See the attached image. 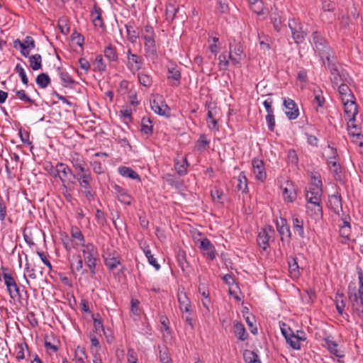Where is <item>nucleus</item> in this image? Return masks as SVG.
<instances>
[{"label": "nucleus", "instance_id": "nucleus-50", "mask_svg": "<svg viewBox=\"0 0 363 363\" xmlns=\"http://www.w3.org/2000/svg\"><path fill=\"white\" fill-rule=\"evenodd\" d=\"M36 83L40 87L45 89L50 83V79L47 74L42 73L36 77Z\"/></svg>", "mask_w": 363, "mask_h": 363}, {"label": "nucleus", "instance_id": "nucleus-44", "mask_svg": "<svg viewBox=\"0 0 363 363\" xmlns=\"http://www.w3.org/2000/svg\"><path fill=\"white\" fill-rule=\"evenodd\" d=\"M143 249L146 257L147 258L149 264L153 266L156 270H159L160 269V265L152 254L149 246H145Z\"/></svg>", "mask_w": 363, "mask_h": 363}, {"label": "nucleus", "instance_id": "nucleus-6", "mask_svg": "<svg viewBox=\"0 0 363 363\" xmlns=\"http://www.w3.org/2000/svg\"><path fill=\"white\" fill-rule=\"evenodd\" d=\"M167 79L172 86L181 84L182 73L180 67L174 62H169L167 66Z\"/></svg>", "mask_w": 363, "mask_h": 363}, {"label": "nucleus", "instance_id": "nucleus-33", "mask_svg": "<svg viewBox=\"0 0 363 363\" xmlns=\"http://www.w3.org/2000/svg\"><path fill=\"white\" fill-rule=\"evenodd\" d=\"M125 28L128 41L131 43H135L140 35V32L130 23L125 25Z\"/></svg>", "mask_w": 363, "mask_h": 363}, {"label": "nucleus", "instance_id": "nucleus-55", "mask_svg": "<svg viewBox=\"0 0 363 363\" xmlns=\"http://www.w3.org/2000/svg\"><path fill=\"white\" fill-rule=\"evenodd\" d=\"M16 95L18 99L21 101L25 102V103H29L30 104H35V101L32 99H30L26 94L25 90H17L15 91Z\"/></svg>", "mask_w": 363, "mask_h": 363}, {"label": "nucleus", "instance_id": "nucleus-32", "mask_svg": "<svg viewBox=\"0 0 363 363\" xmlns=\"http://www.w3.org/2000/svg\"><path fill=\"white\" fill-rule=\"evenodd\" d=\"M289 272L292 279H298L301 275L300 267L298 264L297 258L291 257L289 259Z\"/></svg>", "mask_w": 363, "mask_h": 363}, {"label": "nucleus", "instance_id": "nucleus-54", "mask_svg": "<svg viewBox=\"0 0 363 363\" xmlns=\"http://www.w3.org/2000/svg\"><path fill=\"white\" fill-rule=\"evenodd\" d=\"M229 54H227L225 52H223L219 55L218 60H219V68L221 70H225L227 69L228 65H229Z\"/></svg>", "mask_w": 363, "mask_h": 363}, {"label": "nucleus", "instance_id": "nucleus-58", "mask_svg": "<svg viewBox=\"0 0 363 363\" xmlns=\"http://www.w3.org/2000/svg\"><path fill=\"white\" fill-rule=\"evenodd\" d=\"M210 141L204 134H201L197 140V148L199 150H203L209 145Z\"/></svg>", "mask_w": 363, "mask_h": 363}, {"label": "nucleus", "instance_id": "nucleus-11", "mask_svg": "<svg viewBox=\"0 0 363 363\" xmlns=\"http://www.w3.org/2000/svg\"><path fill=\"white\" fill-rule=\"evenodd\" d=\"M348 298L352 304V309L363 321V296L356 292H348Z\"/></svg>", "mask_w": 363, "mask_h": 363}, {"label": "nucleus", "instance_id": "nucleus-56", "mask_svg": "<svg viewBox=\"0 0 363 363\" xmlns=\"http://www.w3.org/2000/svg\"><path fill=\"white\" fill-rule=\"evenodd\" d=\"M94 65L95 67V69L99 72H104L106 69V65H105L102 55H97L95 58Z\"/></svg>", "mask_w": 363, "mask_h": 363}, {"label": "nucleus", "instance_id": "nucleus-59", "mask_svg": "<svg viewBox=\"0 0 363 363\" xmlns=\"http://www.w3.org/2000/svg\"><path fill=\"white\" fill-rule=\"evenodd\" d=\"M28 347L26 342H22L18 345V351L16 354L17 360H21L25 358V350H28Z\"/></svg>", "mask_w": 363, "mask_h": 363}, {"label": "nucleus", "instance_id": "nucleus-19", "mask_svg": "<svg viewBox=\"0 0 363 363\" xmlns=\"http://www.w3.org/2000/svg\"><path fill=\"white\" fill-rule=\"evenodd\" d=\"M199 248L203 252L204 256L211 260L216 258V250L214 245L208 238H203L199 240Z\"/></svg>", "mask_w": 363, "mask_h": 363}, {"label": "nucleus", "instance_id": "nucleus-31", "mask_svg": "<svg viewBox=\"0 0 363 363\" xmlns=\"http://www.w3.org/2000/svg\"><path fill=\"white\" fill-rule=\"evenodd\" d=\"M277 228L281 237L282 240H284V237L291 238V233L286 219L281 218L279 220H277Z\"/></svg>", "mask_w": 363, "mask_h": 363}, {"label": "nucleus", "instance_id": "nucleus-39", "mask_svg": "<svg viewBox=\"0 0 363 363\" xmlns=\"http://www.w3.org/2000/svg\"><path fill=\"white\" fill-rule=\"evenodd\" d=\"M188 166L189 163L186 157H182L181 160H175L174 168L179 175H185L187 174Z\"/></svg>", "mask_w": 363, "mask_h": 363}, {"label": "nucleus", "instance_id": "nucleus-53", "mask_svg": "<svg viewBox=\"0 0 363 363\" xmlns=\"http://www.w3.org/2000/svg\"><path fill=\"white\" fill-rule=\"evenodd\" d=\"M138 81L140 84L144 86L149 87L151 86L152 80L150 75L140 72L138 75Z\"/></svg>", "mask_w": 363, "mask_h": 363}, {"label": "nucleus", "instance_id": "nucleus-64", "mask_svg": "<svg viewBox=\"0 0 363 363\" xmlns=\"http://www.w3.org/2000/svg\"><path fill=\"white\" fill-rule=\"evenodd\" d=\"M127 359L128 363H138V354L133 349H128Z\"/></svg>", "mask_w": 363, "mask_h": 363}, {"label": "nucleus", "instance_id": "nucleus-62", "mask_svg": "<svg viewBox=\"0 0 363 363\" xmlns=\"http://www.w3.org/2000/svg\"><path fill=\"white\" fill-rule=\"evenodd\" d=\"M314 104H316L318 107H322L325 103V98L322 95L320 91H314Z\"/></svg>", "mask_w": 363, "mask_h": 363}, {"label": "nucleus", "instance_id": "nucleus-35", "mask_svg": "<svg viewBox=\"0 0 363 363\" xmlns=\"http://www.w3.org/2000/svg\"><path fill=\"white\" fill-rule=\"evenodd\" d=\"M236 189L238 191H241L243 193L247 192V179L244 172H241L237 178Z\"/></svg>", "mask_w": 363, "mask_h": 363}, {"label": "nucleus", "instance_id": "nucleus-28", "mask_svg": "<svg viewBox=\"0 0 363 363\" xmlns=\"http://www.w3.org/2000/svg\"><path fill=\"white\" fill-rule=\"evenodd\" d=\"M329 208L336 214H339L342 211V200L338 194H333L329 196L328 199Z\"/></svg>", "mask_w": 363, "mask_h": 363}, {"label": "nucleus", "instance_id": "nucleus-21", "mask_svg": "<svg viewBox=\"0 0 363 363\" xmlns=\"http://www.w3.org/2000/svg\"><path fill=\"white\" fill-rule=\"evenodd\" d=\"M69 175H73L72 169L65 163L58 162L55 167V177L58 176L62 184L66 182Z\"/></svg>", "mask_w": 363, "mask_h": 363}, {"label": "nucleus", "instance_id": "nucleus-22", "mask_svg": "<svg viewBox=\"0 0 363 363\" xmlns=\"http://www.w3.org/2000/svg\"><path fill=\"white\" fill-rule=\"evenodd\" d=\"M229 57L233 64L237 65L240 63L241 55L243 53V48L240 43H236L233 45H230Z\"/></svg>", "mask_w": 363, "mask_h": 363}, {"label": "nucleus", "instance_id": "nucleus-40", "mask_svg": "<svg viewBox=\"0 0 363 363\" xmlns=\"http://www.w3.org/2000/svg\"><path fill=\"white\" fill-rule=\"evenodd\" d=\"M101 13L102 11L101 8L94 5L93 8V11L91 13V16L92 18L93 23L95 26L102 27L103 26V21L101 18Z\"/></svg>", "mask_w": 363, "mask_h": 363}, {"label": "nucleus", "instance_id": "nucleus-17", "mask_svg": "<svg viewBox=\"0 0 363 363\" xmlns=\"http://www.w3.org/2000/svg\"><path fill=\"white\" fill-rule=\"evenodd\" d=\"M105 265L111 270L121 264V257L116 251L107 252L104 255Z\"/></svg>", "mask_w": 363, "mask_h": 363}, {"label": "nucleus", "instance_id": "nucleus-38", "mask_svg": "<svg viewBox=\"0 0 363 363\" xmlns=\"http://www.w3.org/2000/svg\"><path fill=\"white\" fill-rule=\"evenodd\" d=\"M179 7L174 3H169L166 6V20L170 23L172 22L178 12Z\"/></svg>", "mask_w": 363, "mask_h": 363}, {"label": "nucleus", "instance_id": "nucleus-25", "mask_svg": "<svg viewBox=\"0 0 363 363\" xmlns=\"http://www.w3.org/2000/svg\"><path fill=\"white\" fill-rule=\"evenodd\" d=\"M70 162L77 173L84 172L86 170H88V169H86V162L77 153L71 155Z\"/></svg>", "mask_w": 363, "mask_h": 363}, {"label": "nucleus", "instance_id": "nucleus-24", "mask_svg": "<svg viewBox=\"0 0 363 363\" xmlns=\"http://www.w3.org/2000/svg\"><path fill=\"white\" fill-rule=\"evenodd\" d=\"M71 237L73 239L74 245L77 247H84L85 238L81 230L77 226H72L70 231Z\"/></svg>", "mask_w": 363, "mask_h": 363}, {"label": "nucleus", "instance_id": "nucleus-8", "mask_svg": "<svg viewBox=\"0 0 363 363\" xmlns=\"http://www.w3.org/2000/svg\"><path fill=\"white\" fill-rule=\"evenodd\" d=\"M289 27L291 31L292 38L295 43L297 44L302 43L304 40L306 33L303 30L299 19H289Z\"/></svg>", "mask_w": 363, "mask_h": 363}, {"label": "nucleus", "instance_id": "nucleus-23", "mask_svg": "<svg viewBox=\"0 0 363 363\" xmlns=\"http://www.w3.org/2000/svg\"><path fill=\"white\" fill-rule=\"evenodd\" d=\"M114 189L116 191L118 201L125 205H130L133 201V197L129 194L128 191L122 188L118 185H115Z\"/></svg>", "mask_w": 363, "mask_h": 363}, {"label": "nucleus", "instance_id": "nucleus-15", "mask_svg": "<svg viewBox=\"0 0 363 363\" xmlns=\"http://www.w3.org/2000/svg\"><path fill=\"white\" fill-rule=\"evenodd\" d=\"M306 212L314 219H319L323 216V208L320 201H307Z\"/></svg>", "mask_w": 363, "mask_h": 363}, {"label": "nucleus", "instance_id": "nucleus-60", "mask_svg": "<svg viewBox=\"0 0 363 363\" xmlns=\"http://www.w3.org/2000/svg\"><path fill=\"white\" fill-rule=\"evenodd\" d=\"M207 117V123L208 128H210L211 130H218V121L216 119L214 118L211 111H208Z\"/></svg>", "mask_w": 363, "mask_h": 363}, {"label": "nucleus", "instance_id": "nucleus-2", "mask_svg": "<svg viewBox=\"0 0 363 363\" xmlns=\"http://www.w3.org/2000/svg\"><path fill=\"white\" fill-rule=\"evenodd\" d=\"M141 38L144 40V48L147 57L155 59L157 57L155 44V33L151 26H145L140 31Z\"/></svg>", "mask_w": 363, "mask_h": 363}, {"label": "nucleus", "instance_id": "nucleus-51", "mask_svg": "<svg viewBox=\"0 0 363 363\" xmlns=\"http://www.w3.org/2000/svg\"><path fill=\"white\" fill-rule=\"evenodd\" d=\"M343 298H344V295L342 294H337V295L335 296L336 309H337L338 313L340 315H343L345 307V303L343 300Z\"/></svg>", "mask_w": 363, "mask_h": 363}, {"label": "nucleus", "instance_id": "nucleus-41", "mask_svg": "<svg viewBox=\"0 0 363 363\" xmlns=\"http://www.w3.org/2000/svg\"><path fill=\"white\" fill-rule=\"evenodd\" d=\"M338 92L340 96V99H352L354 98L353 94L352 93L350 87L345 82L341 83L337 86Z\"/></svg>", "mask_w": 363, "mask_h": 363}, {"label": "nucleus", "instance_id": "nucleus-10", "mask_svg": "<svg viewBox=\"0 0 363 363\" xmlns=\"http://www.w3.org/2000/svg\"><path fill=\"white\" fill-rule=\"evenodd\" d=\"M4 281L10 298L13 301L20 300L21 298L20 288L13 277L5 275Z\"/></svg>", "mask_w": 363, "mask_h": 363}, {"label": "nucleus", "instance_id": "nucleus-9", "mask_svg": "<svg viewBox=\"0 0 363 363\" xmlns=\"http://www.w3.org/2000/svg\"><path fill=\"white\" fill-rule=\"evenodd\" d=\"M325 65H327L328 69H330V74L333 76L331 81L334 87L337 86L342 82H347V74L343 70L340 72L335 63L332 62L331 61L326 63Z\"/></svg>", "mask_w": 363, "mask_h": 363}, {"label": "nucleus", "instance_id": "nucleus-49", "mask_svg": "<svg viewBox=\"0 0 363 363\" xmlns=\"http://www.w3.org/2000/svg\"><path fill=\"white\" fill-rule=\"evenodd\" d=\"M30 67L33 70H38L42 67V57L39 54H35L29 57Z\"/></svg>", "mask_w": 363, "mask_h": 363}, {"label": "nucleus", "instance_id": "nucleus-4", "mask_svg": "<svg viewBox=\"0 0 363 363\" xmlns=\"http://www.w3.org/2000/svg\"><path fill=\"white\" fill-rule=\"evenodd\" d=\"M125 53L126 55V60L124 62L128 69L132 74H136V72L143 68L144 65L143 57L142 55L133 53L130 48H128V50Z\"/></svg>", "mask_w": 363, "mask_h": 363}, {"label": "nucleus", "instance_id": "nucleus-57", "mask_svg": "<svg viewBox=\"0 0 363 363\" xmlns=\"http://www.w3.org/2000/svg\"><path fill=\"white\" fill-rule=\"evenodd\" d=\"M15 70L21 77L23 84L28 86V79L23 67L20 64H18L15 67Z\"/></svg>", "mask_w": 363, "mask_h": 363}, {"label": "nucleus", "instance_id": "nucleus-26", "mask_svg": "<svg viewBox=\"0 0 363 363\" xmlns=\"http://www.w3.org/2000/svg\"><path fill=\"white\" fill-rule=\"evenodd\" d=\"M233 333L236 337L241 341H245L249 336L244 325L238 320L233 322Z\"/></svg>", "mask_w": 363, "mask_h": 363}, {"label": "nucleus", "instance_id": "nucleus-52", "mask_svg": "<svg viewBox=\"0 0 363 363\" xmlns=\"http://www.w3.org/2000/svg\"><path fill=\"white\" fill-rule=\"evenodd\" d=\"M95 332L99 333L103 331L105 333L104 327L99 314L92 315Z\"/></svg>", "mask_w": 363, "mask_h": 363}, {"label": "nucleus", "instance_id": "nucleus-18", "mask_svg": "<svg viewBox=\"0 0 363 363\" xmlns=\"http://www.w3.org/2000/svg\"><path fill=\"white\" fill-rule=\"evenodd\" d=\"M252 165L255 179L264 182L267 178L264 162L259 159H254Z\"/></svg>", "mask_w": 363, "mask_h": 363}, {"label": "nucleus", "instance_id": "nucleus-43", "mask_svg": "<svg viewBox=\"0 0 363 363\" xmlns=\"http://www.w3.org/2000/svg\"><path fill=\"white\" fill-rule=\"evenodd\" d=\"M270 19L274 29L277 31H279L281 30L282 21L279 11L277 9H275V11L271 13Z\"/></svg>", "mask_w": 363, "mask_h": 363}, {"label": "nucleus", "instance_id": "nucleus-7", "mask_svg": "<svg viewBox=\"0 0 363 363\" xmlns=\"http://www.w3.org/2000/svg\"><path fill=\"white\" fill-rule=\"evenodd\" d=\"M323 194L322 182L315 177H312L306 197L307 201H320Z\"/></svg>", "mask_w": 363, "mask_h": 363}, {"label": "nucleus", "instance_id": "nucleus-1", "mask_svg": "<svg viewBox=\"0 0 363 363\" xmlns=\"http://www.w3.org/2000/svg\"><path fill=\"white\" fill-rule=\"evenodd\" d=\"M311 44L315 52L320 57L324 65L331 62L333 52L325 38L318 31L313 32Z\"/></svg>", "mask_w": 363, "mask_h": 363}, {"label": "nucleus", "instance_id": "nucleus-37", "mask_svg": "<svg viewBox=\"0 0 363 363\" xmlns=\"http://www.w3.org/2000/svg\"><path fill=\"white\" fill-rule=\"evenodd\" d=\"M140 130L143 133L150 136L153 133V125L150 118L143 117L141 120Z\"/></svg>", "mask_w": 363, "mask_h": 363}, {"label": "nucleus", "instance_id": "nucleus-13", "mask_svg": "<svg viewBox=\"0 0 363 363\" xmlns=\"http://www.w3.org/2000/svg\"><path fill=\"white\" fill-rule=\"evenodd\" d=\"M283 198L285 202L293 203L297 197L296 188L292 182L287 181L282 185Z\"/></svg>", "mask_w": 363, "mask_h": 363}, {"label": "nucleus", "instance_id": "nucleus-30", "mask_svg": "<svg viewBox=\"0 0 363 363\" xmlns=\"http://www.w3.org/2000/svg\"><path fill=\"white\" fill-rule=\"evenodd\" d=\"M303 335L302 336H299L298 334L295 335L293 333L290 337H289L286 340V342L294 350H300L301 349V341H305L306 340V335L304 332H301Z\"/></svg>", "mask_w": 363, "mask_h": 363}, {"label": "nucleus", "instance_id": "nucleus-12", "mask_svg": "<svg viewBox=\"0 0 363 363\" xmlns=\"http://www.w3.org/2000/svg\"><path fill=\"white\" fill-rule=\"evenodd\" d=\"M284 111L289 120H295L299 116V109L296 102L291 99H284Z\"/></svg>", "mask_w": 363, "mask_h": 363}, {"label": "nucleus", "instance_id": "nucleus-27", "mask_svg": "<svg viewBox=\"0 0 363 363\" xmlns=\"http://www.w3.org/2000/svg\"><path fill=\"white\" fill-rule=\"evenodd\" d=\"M77 177L82 189H89L91 186L92 177L89 169L84 172H77Z\"/></svg>", "mask_w": 363, "mask_h": 363}, {"label": "nucleus", "instance_id": "nucleus-48", "mask_svg": "<svg viewBox=\"0 0 363 363\" xmlns=\"http://www.w3.org/2000/svg\"><path fill=\"white\" fill-rule=\"evenodd\" d=\"M328 349L330 352L337 358H342L344 357V353L338 347V345L335 342L330 341L328 342Z\"/></svg>", "mask_w": 363, "mask_h": 363}, {"label": "nucleus", "instance_id": "nucleus-42", "mask_svg": "<svg viewBox=\"0 0 363 363\" xmlns=\"http://www.w3.org/2000/svg\"><path fill=\"white\" fill-rule=\"evenodd\" d=\"M105 57L110 62H116L118 61V55L116 52V50L114 47L112 46L111 44L107 45L104 51Z\"/></svg>", "mask_w": 363, "mask_h": 363}, {"label": "nucleus", "instance_id": "nucleus-14", "mask_svg": "<svg viewBox=\"0 0 363 363\" xmlns=\"http://www.w3.org/2000/svg\"><path fill=\"white\" fill-rule=\"evenodd\" d=\"M342 103L344 106L345 117H350L353 119L358 113V107L355 102V98L342 99Z\"/></svg>", "mask_w": 363, "mask_h": 363}, {"label": "nucleus", "instance_id": "nucleus-5", "mask_svg": "<svg viewBox=\"0 0 363 363\" xmlns=\"http://www.w3.org/2000/svg\"><path fill=\"white\" fill-rule=\"evenodd\" d=\"M150 103L151 109L155 113L165 117H169L170 116V109L162 95H153L150 100Z\"/></svg>", "mask_w": 363, "mask_h": 363}, {"label": "nucleus", "instance_id": "nucleus-45", "mask_svg": "<svg viewBox=\"0 0 363 363\" xmlns=\"http://www.w3.org/2000/svg\"><path fill=\"white\" fill-rule=\"evenodd\" d=\"M243 357L246 363H261L258 354L251 350H245L243 353Z\"/></svg>", "mask_w": 363, "mask_h": 363}, {"label": "nucleus", "instance_id": "nucleus-3", "mask_svg": "<svg viewBox=\"0 0 363 363\" xmlns=\"http://www.w3.org/2000/svg\"><path fill=\"white\" fill-rule=\"evenodd\" d=\"M82 252L86 265L89 269L90 272L94 274L96 273V265L98 257L96 247L92 243H87L84 245Z\"/></svg>", "mask_w": 363, "mask_h": 363}, {"label": "nucleus", "instance_id": "nucleus-63", "mask_svg": "<svg viewBox=\"0 0 363 363\" xmlns=\"http://www.w3.org/2000/svg\"><path fill=\"white\" fill-rule=\"evenodd\" d=\"M94 172L97 174H101L104 172V168L101 163L99 161H91L90 162Z\"/></svg>", "mask_w": 363, "mask_h": 363}, {"label": "nucleus", "instance_id": "nucleus-61", "mask_svg": "<svg viewBox=\"0 0 363 363\" xmlns=\"http://www.w3.org/2000/svg\"><path fill=\"white\" fill-rule=\"evenodd\" d=\"M251 5V9L253 12L258 15H261L263 11V3L261 0H258L255 3H250Z\"/></svg>", "mask_w": 363, "mask_h": 363}, {"label": "nucleus", "instance_id": "nucleus-47", "mask_svg": "<svg viewBox=\"0 0 363 363\" xmlns=\"http://www.w3.org/2000/svg\"><path fill=\"white\" fill-rule=\"evenodd\" d=\"M58 72L61 81L63 82L65 86H71L74 84V79L69 75V74L61 68H58Z\"/></svg>", "mask_w": 363, "mask_h": 363}, {"label": "nucleus", "instance_id": "nucleus-36", "mask_svg": "<svg viewBox=\"0 0 363 363\" xmlns=\"http://www.w3.org/2000/svg\"><path fill=\"white\" fill-rule=\"evenodd\" d=\"M293 228L295 233L303 238L305 237V232L303 228V220L297 216L292 217Z\"/></svg>", "mask_w": 363, "mask_h": 363}, {"label": "nucleus", "instance_id": "nucleus-46", "mask_svg": "<svg viewBox=\"0 0 363 363\" xmlns=\"http://www.w3.org/2000/svg\"><path fill=\"white\" fill-rule=\"evenodd\" d=\"M86 358V350L84 347L77 346L74 350V360L78 363H85Z\"/></svg>", "mask_w": 363, "mask_h": 363}, {"label": "nucleus", "instance_id": "nucleus-20", "mask_svg": "<svg viewBox=\"0 0 363 363\" xmlns=\"http://www.w3.org/2000/svg\"><path fill=\"white\" fill-rule=\"evenodd\" d=\"M177 299L180 310L182 312L189 313L191 311V302L184 288L178 289Z\"/></svg>", "mask_w": 363, "mask_h": 363}, {"label": "nucleus", "instance_id": "nucleus-34", "mask_svg": "<svg viewBox=\"0 0 363 363\" xmlns=\"http://www.w3.org/2000/svg\"><path fill=\"white\" fill-rule=\"evenodd\" d=\"M270 235L268 233L267 228L262 229L258 234L257 243L263 250H266L269 247V240Z\"/></svg>", "mask_w": 363, "mask_h": 363}, {"label": "nucleus", "instance_id": "nucleus-16", "mask_svg": "<svg viewBox=\"0 0 363 363\" xmlns=\"http://www.w3.org/2000/svg\"><path fill=\"white\" fill-rule=\"evenodd\" d=\"M328 149L330 155V156L328 159V167L332 172L337 175L341 172V167L337 160V150L336 149L333 148V147H330V145H328Z\"/></svg>", "mask_w": 363, "mask_h": 363}, {"label": "nucleus", "instance_id": "nucleus-29", "mask_svg": "<svg viewBox=\"0 0 363 363\" xmlns=\"http://www.w3.org/2000/svg\"><path fill=\"white\" fill-rule=\"evenodd\" d=\"M118 172L123 177L140 182V175L129 167L121 166L118 168Z\"/></svg>", "mask_w": 363, "mask_h": 363}]
</instances>
